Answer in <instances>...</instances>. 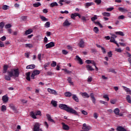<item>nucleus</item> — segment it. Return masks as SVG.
I'll use <instances>...</instances> for the list:
<instances>
[{
	"mask_svg": "<svg viewBox=\"0 0 131 131\" xmlns=\"http://www.w3.org/2000/svg\"><path fill=\"white\" fill-rule=\"evenodd\" d=\"M46 117L47 118L48 121H50V122H55V121L53 119H52V117L50 114H46Z\"/></svg>",
	"mask_w": 131,
	"mask_h": 131,
	"instance_id": "1a4fd4ad",
	"label": "nucleus"
},
{
	"mask_svg": "<svg viewBox=\"0 0 131 131\" xmlns=\"http://www.w3.org/2000/svg\"><path fill=\"white\" fill-rule=\"evenodd\" d=\"M85 67L88 71H95V69L93 68L92 66L88 64L86 65Z\"/></svg>",
	"mask_w": 131,
	"mask_h": 131,
	"instance_id": "423d86ee",
	"label": "nucleus"
},
{
	"mask_svg": "<svg viewBox=\"0 0 131 131\" xmlns=\"http://www.w3.org/2000/svg\"><path fill=\"white\" fill-rule=\"evenodd\" d=\"M12 27V25L10 24H8L5 26V28L6 29H10Z\"/></svg>",
	"mask_w": 131,
	"mask_h": 131,
	"instance_id": "f704fd0d",
	"label": "nucleus"
},
{
	"mask_svg": "<svg viewBox=\"0 0 131 131\" xmlns=\"http://www.w3.org/2000/svg\"><path fill=\"white\" fill-rule=\"evenodd\" d=\"M36 115H39L40 116H41V112L40 111H38L36 112Z\"/></svg>",
	"mask_w": 131,
	"mask_h": 131,
	"instance_id": "4d7b16f0",
	"label": "nucleus"
},
{
	"mask_svg": "<svg viewBox=\"0 0 131 131\" xmlns=\"http://www.w3.org/2000/svg\"><path fill=\"white\" fill-rule=\"evenodd\" d=\"M92 80H93V78H92V77H89L88 78V82H92Z\"/></svg>",
	"mask_w": 131,
	"mask_h": 131,
	"instance_id": "774afa93",
	"label": "nucleus"
},
{
	"mask_svg": "<svg viewBox=\"0 0 131 131\" xmlns=\"http://www.w3.org/2000/svg\"><path fill=\"white\" fill-rule=\"evenodd\" d=\"M103 98H104V99H106V101H109L110 100L109 97H108L107 95H103Z\"/></svg>",
	"mask_w": 131,
	"mask_h": 131,
	"instance_id": "3c124183",
	"label": "nucleus"
},
{
	"mask_svg": "<svg viewBox=\"0 0 131 131\" xmlns=\"http://www.w3.org/2000/svg\"><path fill=\"white\" fill-rule=\"evenodd\" d=\"M114 112L116 115H119V113L120 112V111H119V108H116L114 110Z\"/></svg>",
	"mask_w": 131,
	"mask_h": 131,
	"instance_id": "4be33fe9",
	"label": "nucleus"
},
{
	"mask_svg": "<svg viewBox=\"0 0 131 131\" xmlns=\"http://www.w3.org/2000/svg\"><path fill=\"white\" fill-rule=\"evenodd\" d=\"M81 20H82L83 23H85V22H86V18L85 17V16H82L81 17Z\"/></svg>",
	"mask_w": 131,
	"mask_h": 131,
	"instance_id": "4c0bfd02",
	"label": "nucleus"
},
{
	"mask_svg": "<svg viewBox=\"0 0 131 131\" xmlns=\"http://www.w3.org/2000/svg\"><path fill=\"white\" fill-rule=\"evenodd\" d=\"M111 42H114V43H115L116 42H117L116 40H115V38H113V37H111L110 41Z\"/></svg>",
	"mask_w": 131,
	"mask_h": 131,
	"instance_id": "09e8293b",
	"label": "nucleus"
},
{
	"mask_svg": "<svg viewBox=\"0 0 131 131\" xmlns=\"http://www.w3.org/2000/svg\"><path fill=\"white\" fill-rule=\"evenodd\" d=\"M63 129L64 130H69V126L65 124V123H62Z\"/></svg>",
	"mask_w": 131,
	"mask_h": 131,
	"instance_id": "f8f14e48",
	"label": "nucleus"
},
{
	"mask_svg": "<svg viewBox=\"0 0 131 131\" xmlns=\"http://www.w3.org/2000/svg\"><path fill=\"white\" fill-rule=\"evenodd\" d=\"M44 125L46 126V128H49V124L46 121L44 122Z\"/></svg>",
	"mask_w": 131,
	"mask_h": 131,
	"instance_id": "0e129e2a",
	"label": "nucleus"
},
{
	"mask_svg": "<svg viewBox=\"0 0 131 131\" xmlns=\"http://www.w3.org/2000/svg\"><path fill=\"white\" fill-rule=\"evenodd\" d=\"M30 115H31V117H32L34 119H36V118H37L36 117V116H37L36 114H35L33 112H31Z\"/></svg>",
	"mask_w": 131,
	"mask_h": 131,
	"instance_id": "393cba45",
	"label": "nucleus"
},
{
	"mask_svg": "<svg viewBox=\"0 0 131 131\" xmlns=\"http://www.w3.org/2000/svg\"><path fill=\"white\" fill-rule=\"evenodd\" d=\"M9 7L7 5H3L2 7L3 10H4L5 11L8 10L9 9Z\"/></svg>",
	"mask_w": 131,
	"mask_h": 131,
	"instance_id": "49530a36",
	"label": "nucleus"
},
{
	"mask_svg": "<svg viewBox=\"0 0 131 131\" xmlns=\"http://www.w3.org/2000/svg\"><path fill=\"white\" fill-rule=\"evenodd\" d=\"M59 107L60 109L67 111V112H68L69 113H71V114H74V115L78 116V113H77L75 110L67 106L66 104H59Z\"/></svg>",
	"mask_w": 131,
	"mask_h": 131,
	"instance_id": "f257e3e1",
	"label": "nucleus"
},
{
	"mask_svg": "<svg viewBox=\"0 0 131 131\" xmlns=\"http://www.w3.org/2000/svg\"><path fill=\"white\" fill-rule=\"evenodd\" d=\"M72 99L73 100H74V101L75 102H76L77 103L79 102V99H78V97H77V96H76V95H73Z\"/></svg>",
	"mask_w": 131,
	"mask_h": 131,
	"instance_id": "2eb2a0df",
	"label": "nucleus"
},
{
	"mask_svg": "<svg viewBox=\"0 0 131 131\" xmlns=\"http://www.w3.org/2000/svg\"><path fill=\"white\" fill-rule=\"evenodd\" d=\"M4 27H5V23L4 22L0 23V29L3 30Z\"/></svg>",
	"mask_w": 131,
	"mask_h": 131,
	"instance_id": "c03bdc74",
	"label": "nucleus"
},
{
	"mask_svg": "<svg viewBox=\"0 0 131 131\" xmlns=\"http://www.w3.org/2000/svg\"><path fill=\"white\" fill-rule=\"evenodd\" d=\"M95 3L98 5H100L102 3V0H95Z\"/></svg>",
	"mask_w": 131,
	"mask_h": 131,
	"instance_id": "13d9d810",
	"label": "nucleus"
},
{
	"mask_svg": "<svg viewBox=\"0 0 131 131\" xmlns=\"http://www.w3.org/2000/svg\"><path fill=\"white\" fill-rule=\"evenodd\" d=\"M70 25H71V23H69V21L67 19L63 23V26H69Z\"/></svg>",
	"mask_w": 131,
	"mask_h": 131,
	"instance_id": "6ab92c4d",
	"label": "nucleus"
},
{
	"mask_svg": "<svg viewBox=\"0 0 131 131\" xmlns=\"http://www.w3.org/2000/svg\"><path fill=\"white\" fill-rule=\"evenodd\" d=\"M80 94L84 98H90V95H89V94L86 93V92H84V93L81 92V93H80Z\"/></svg>",
	"mask_w": 131,
	"mask_h": 131,
	"instance_id": "9b49d317",
	"label": "nucleus"
},
{
	"mask_svg": "<svg viewBox=\"0 0 131 131\" xmlns=\"http://www.w3.org/2000/svg\"><path fill=\"white\" fill-rule=\"evenodd\" d=\"M124 15H120L119 16H118V19L119 20H123V19H124Z\"/></svg>",
	"mask_w": 131,
	"mask_h": 131,
	"instance_id": "603ef678",
	"label": "nucleus"
},
{
	"mask_svg": "<svg viewBox=\"0 0 131 131\" xmlns=\"http://www.w3.org/2000/svg\"><path fill=\"white\" fill-rule=\"evenodd\" d=\"M62 70H63V71H64V72H66V73H67V74H70V73H72V71H68V70H67V69H63Z\"/></svg>",
	"mask_w": 131,
	"mask_h": 131,
	"instance_id": "79ce46f5",
	"label": "nucleus"
},
{
	"mask_svg": "<svg viewBox=\"0 0 131 131\" xmlns=\"http://www.w3.org/2000/svg\"><path fill=\"white\" fill-rule=\"evenodd\" d=\"M62 54H63V55H67V54H68V51H67V50H62Z\"/></svg>",
	"mask_w": 131,
	"mask_h": 131,
	"instance_id": "8fccbe9b",
	"label": "nucleus"
},
{
	"mask_svg": "<svg viewBox=\"0 0 131 131\" xmlns=\"http://www.w3.org/2000/svg\"><path fill=\"white\" fill-rule=\"evenodd\" d=\"M82 129L85 131H89L90 129H91V127L90 126H87V127H82Z\"/></svg>",
	"mask_w": 131,
	"mask_h": 131,
	"instance_id": "37998d69",
	"label": "nucleus"
},
{
	"mask_svg": "<svg viewBox=\"0 0 131 131\" xmlns=\"http://www.w3.org/2000/svg\"><path fill=\"white\" fill-rule=\"evenodd\" d=\"M41 4L39 2H37V3H35L33 4V7L35 8H37L38 7H39V6H41Z\"/></svg>",
	"mask_w": 131,
	"mask_h": 131,
	"instance_id": "2f4dec72",
	"label": "nucleus"
},
{
	"mask_svg": "<svg viewBox=\"0 0 131 131\" xmlns=\"http://www.w3.org/2000/svg\"><path fill=\"white\" fill-rule=\"evenodd\" d=\"M110 102L111 104H114L116 103V100L115 99H111Z\"/></svg>",
	"mask_w": 131,
	"mask_h": 131,
	"instance_id": "6e6d98bb",
	"label": "nucleus"
},
{
	"mask_svg": "<svg viewBox=\"0 0 131 131\" xmlns=\"http://www.w3.org/2000/svg\"><path fill=\"white\" fill-rule=\"evenodd\" d=\"M8 73L9 74L10 76H12V77H19V69H13L8 72Z\"/></svg>",
	"mask_w": 131,
	"mask_h": 131,
	"instance_id": "f03ea898",
	"label": "nucleus"
},
{
	"mask_svg": "<svg viewBox=\"0 0 131 131\" xmlns=\"http://www.w3.org/2000/svg\"><path fill=\"white\" fill-rule=\"evenodd\" d=\"M5 79L6 80L10 81L11 80V77H13V76H10L9 74L8 73V75H5Z\"/></svg>",
	"mask_w": 131,
	"mask_h": 131,
	"instance_id": "b1692460",
	"label": "nucleus"
},
{
	"mask_svg": "<svg viewBox=\"0 0 131 131\" xmlns=\"http://www.w3.org/2000/svg\"><path fill=\"white\" fill-rule=\"evenodd\" d=\"M26 75L27 80L30 81V72L26 73Z\"/></svg>",
	"mask_w": 131,
	"mask_h": 131,
	"instance_id": "412c9836",
	"label": "nucleus"
},
{
	"mask_svg": "<svg viewBox=\"0 0 131 131\" xmlns=\"http://www.w3.org/2000/svg\"><path fill=\"white\" fill-rule=\"evenodd\" d=\"M48 92H49V93H50V94H53L54 95H57V92H56L55 90H54L50 88L48 89Z\"/></svg>",
	"mask_w": 131,
	"mask_h": 131,
	"instance_id": "4468645a",
	"label": "nucleus"
},
{
	"mask_svg": "<svg viewBox=\"0 0 131 131\" xmlns=\"http://www.w3.org/2000/svg\"><path fill=\"white\" fill-rule=\"evenodd\" d=\"M40 73V71L39 70H34L31 75V79H35L36 75H38Z\"/></svg>",
	"mask_w": 131,
	"mask_h": 131,
	"instance_id": "20e7f679",
	"label": "nucleus"
},
{
	"mask_svg": "<svg viewBox=\"0 0 131 131\" xmlns=\"http://www.w3.org/2000/svg\"><path fill=\"white\" fill-rule=\"evenodd\" d=\"M40 19L42 20V21H48L49 19L48 18H46V17L43 16H40Z\"/></svg>",
	"mask_w": 131,
	"mask_h": 131,
	"instance_id": "a18cd8bd",
	"label": "nucleus"
},
{
	"mask_svg": "<svg viewBox=\"0 0 131 131\" xmlns=\"http://www.w3.org/2000/svg\"><path fill=\"white\" fill-rule=\"evenodd\" d=\"M109 72H112V73H116V72H115V70H114L113 69H110Z\"/></svg>",
	"mask_w": 131,
	"mask_h": 131,
	"instance_id": "680f3d73",
	"label": "nucleus"
},
{
	"mask_svg": "<svg viewBox=\"0 0 131 131\" xmlns=\"http://www.w3.org/2000/svg\"><path fill=\"white\" fill-rule=\"evenodd\" d=\"M93 31H94V32H95V33H98V32H99V29L98 28V27H95L93 29Z\"/></svg>",
	"mask_w": 131,
	"mask_h": 131,
	"instance_id": "de8ad7c7",
	"label": "nucleus"
},
{
	"mask_svg": "<svg viewBox=\"0 0 131 131\" xmlns=\"http://www.w3.org/2000/svg\"><path fill=\"white\" fill-rule=\"evenodd\" d=\"M64 95L66 96V97L70 98V97H71V96H72V93H70L69 92H67L65 93Z\"/></svg>",
	"mask_w": 131,
	"mask_h": 131,
	"instance_id": "cd10ccee",
	"label": "nucleus"
},
{
	"mask_svg": "<svg viewBox=\"0 0 131 131\" xmlns=\"http://www.w3.org/2000/svg\"><path fill=\"white\" fill-rule=\"evenodd\" d=\"M113 10H114V8L113 7H111L106 9L107 12H111V11H113Z\"/></svg>",
	"mask_w": 131,
	"mask_h": 131,
	"instance_id": "864d4df0",
	"label": "nucleus"
},
{
	"mask_svg": "<svg viewBox=\"0 0 131 131\" xmlns=\"http://www.w3.org/2000/svg\"><path fill=\"white\" fill-rule=\"evenodd\" d=\"M50 66V62H48L45 64L43 66V68L45 69V70H47V67H49Z\"/></svg>",
	"mask_w": 131,
	"mask_h": 131,
	"instance_id": "ea45409f",
	"label": "nucleus"
},
{
	"mask_svg": "<svg viewBox=\"0 0 131 131\" xmlns=\"http://www.w3.org/2000/svg\"><path fill=\"white\" fill-rule=\"evenodd\" d=\"M107 55L109 58H111V57H112V52L110 51L109 52H108Z\"/></svg>",
	"mask_w": 131,
	"mask_h": 131,
	"instance_id": "338daca9",
	"label": "nucleus"
},
{
	"mask_svg": "<svg viewBox=\"0 0 131 131\" xmlns=\"http://www.w3.org/2000/svg\"><path fill=\"white\" fill-rule=\"evenodd\" d=\"M76 59H77L78 62H79V64L80 65H82L83 64V62L82 61V59L78 55L76 56Z\"/></svg>",
	"mask_w": 131,
	"mask_h": 131,
	"instance_id": "9d476101",
	"label": "nucleus"
},
{
	"mask_svg": "<svg viewBox=\"0 0 131 131\" xmlns=\"http://www.w3.org/2000/svg\"><path fill=\"white\" fill-rule=\"evenodd\" d=\"M6 39H7V37H6L5 36H3L1 38V40H2V41H5Z\"/></svg>",
	"mask_w": 131,
	"mask_h": 131,
	"instance_id": "5fc2aeb1",
	"label": "nucleus"
},
{
	"mask_svg": "<svg viewBox=\"0 0 131 131\" xmlns=\"http://www.w3.org/2000/svg\"><path fill=\"white\" fill-rule=\"evenodd\" d=\"M26 48H29L30 49L31 48H33V46L30 43H27L25 45Z\"/></svg>",
	"mask_w": 131,
	"mask_h": 131,
	"instance_id": "58836bf2",
	"label": "nucleus"
},
{
	"mask_svg": "<svg viewBox=\"0 0 131 131\" xmlns=\"http://www.w3.org/2000/svg\"><path fill=\"white\" fill-rule=\"evenodd\" d=\"M9 107L11 109H12L13 111H16V107H15V105L12 103L9 104Z\"/></svg>",
	"mask_w": 131,
	"mask_h": 131,
	"instance_id": "bb28decb",
	"label": "nucleus"
},
{
	"mask_svg": "<svg viewBox=\"0 0 131 131\" xmlns=\"http://www.w3.org/2000/svg\"><path fill=\"white\" fill-rule=\"evenodd\" d=\"M126 99L129 104H131L130 96L127 95L126 97Z\"/></svg>",
	"mask_w": 131,
	"mask_h": 131,
	"instance_id": "c85d7f7f",
	"label": "nucleus"
},
{
	"mask_svg": "<svg viewBox=\"0 0 131 131\" xmlns=\"http://www.w3.org/2000/svg\"><path fill=\"white\" fill-rule=\"evenodd\" d=\"M68 81L69 83H70V84H71L72 85H74V83H73V82H72V79H71V77H69L68 78Z\"/></svg>",
	"mask_w": 131,
	"mask_h": 131,
	"instance_id": "c9c22d12",
	"label": "nucleus"
},
{
	"mask_svg": "<svg viewBox=\"0 0 131 131\" xmlns=\"http://www.w3.org/2000/svg\"><path fill=\"white\" fill-rule=\"evenodd\" d=\"M90 97L92 99V102L93 104H96V98H95V96L94 95V93L90 94Z\"/></svg>",
	"mask_w": 131,
	"mask_h": 131,
	"instance_id": "ddd939ff",
	"label": "nucleus"
},
{
	"mask_svg": "<svg viewBox=\"0 0 131 131\" xmlns=\"http://www.w3.org/2000/svg\"><path fill=\"white\" fill-rule=\"evenodd\" d=\"M38 59L39 61H41V53H39L38 54Z\"/></svg>",
	"mask_w": 131,
	"mask_h": 131,
	"instance_id": "bf43d9fd",
	"label": "nucleus"
},
{
	"mask_svg": "<svg viewBox=\"0 0 131 131\" xmlns=\"http://www.w3.org/2000/svg\"><path fill=\"white\" fill-rule=\"evenodd\" d=\"M115 34H116V35H120L121 36H124V33H123V32H121V31L116 32Z\"/></svg>",
	"mask_w": 131,
	"mask_h": 131,
	"instance_id": "5701e85b",
	"label": "nucleus"
},
{
	"mask_svg": "<svg viewBox=\"0 0 131 131\" xmlns=\"http://www.w3.org/2000/svg\"><path fill=\"white\" fill-rule=\"evenodd\" d=\"M51 103L53 105V107H57V101L52 100Z\"/></svg>",
	"mask_w": 131,
	"mask_h": 131,
	"instance_id": "72a5a7b5",
	"label": "nucleus"
},
{
	"mask_svg": "<svg viewBox=\"0 0 131 131\" xmlns=\"http://www.w3.org/2000/svg\"><path fill=\"white\" fill-rule=\"evenodd\" d=\"M8 68H9V66L4 65L3 67V73H7V71H8Z\"/></svg>",
	"mask_w": 131,
	"mask_h": 131,
	"instance_id": "aec40b11",
	"label": "nucleus"
},
{
	"mask_svg": "<svg viewBox=\"0 0 131 131\" xmlns=\"http://www.w3.org/2000/svg\"><path fill=\"white\" fill-rule=\"evenodd\" d=\"M51 67H56L57 66V62L53 61L52 63L51 64Z\"/></svg>",
	"mask_w": 131,
	"mask_h": 131,
	"instance_id": "a19ab883",
	"label": "nucleus"
},
{
	"mask_svg": "<svg viewBox=\"0 0 131 131\" xmlns=\"http://www.w3.org/2000/svg\"><path fill=\"white\" fill-rule=\"evenodd\" d=\"M2 101L3 103H8L9 101V97L7 95H4L2 97Z\"/></svg>",
	"mask_w": 131,
	"mask_h": 131,
	"instance_id": "6e6552de",
	"label": "nucleus"
},
{
	"mask_svg": "<svg viewBox=\"0 0 131 131\" xmlns=\"http://www.w3.org/2000/svg\"><path fill=\"white\" fill-rule=\"evenodd\" d=\"M117 130L118 131H127L125 129V128H123V127L121 126H119L117 128Z\"/></svg>",
	"mask_w": 131,
	"mask_h": 131,
	"instance_id": "f3484780",
	"label": "nucleus"
},
{
	"mask_svg": "<svg viewBox=\"0 0 131 131\" xmlns=\"http://www.w3.org/2000/svg\"><path fill=\"white\" fill-rule=\"evenodd\" d=\"M50 26H51V23H50V21H47L45 24V27H46V28H49Z\"/></svg>",
	"mask_w": 131,
	"mask_h": 131,
	"instance_id": "7c9ffc66",
	"label": "nucleus"
},
{
	"mask_svg": "<svg viewBox=\"0 0 131 131\" xmlns=\"http://www.w3.org/2000/svg\"><path fill=\"white\" fill-rule=\"evenodd\" d=\"M35 64H30L26 67V69H34Z\"/></svg>",
	"mask_w": 131,
	"mask_h": 131,
	"instance_id": "a211bd4d",
	"label": "nucleus"
},
{
	"mask_svg": "<svg viewBox=\"0 0 131 131\" xmlns=\"http://www.w3.org/2000/svg\"><path fill=\"white\" fill-rule=\"evenodd\" d=\"M102 15L105 17H110L111 16V14L109 12H103L102 13Z\"/></svg>",
	"mask_w": 131,
	"mask_h": 131,
	"instance_id": "a878e982",
	"label": "nucleus"
},
{
	"mask_svg": "<svg viewBox=\"0 0 131 131\" xmlns=\"http://www.w3.org/2000/svg\"><path fill=\"white\" fill-rule=\"evenodd\" d=\"M58 6V3L57 2H54L50 4V7L51 8H54V7H57Z\"/></svg>",
	"mask_w": 131,
	"mask_h": 131,
	"instance_id": "c756f323",
	"label": "nucleus"
},
{
	"mask_svg": "<svg viewBox=\"0 0 131 131\" xmlns=\"http://www.w3.org/2000/svg\"><path fill=\"white\" fill-rule=\"evenodd\" d=\"M123 88H124L125 91L126 92H127V93H128V92L130 90L129 89V88H126V87H125V86H123Z\"/></svg>",
	"mask_w": 131,
	"mask_h": 131,
	"instance_id": "69168bd1",
	"label": "nucleus"
},
{
	"mask_svg": "<svg viewBox=\"0 0 131 131\" xmlns=\"http://www.w3.org/2000/svg\"><path fill=\"white\" fill-rule=\"evenodd\" d=\"M7 110V106H6V105H3L1 107V111H2V112H5V111H6Z\"/></svg>",
	"mask_w": 131,
	"mask_h": 131,
	"instance_id": "473e14b6",
	"label": "nucleus"
},
{
	"mask_svg": "<svg viewBox=\"0 0 131 131\" xmlns=\"http://www.w3.org/2000/svg\"><path fill=\"white\" fill-rule=\"evenodd\" d=\"M53 47H55V42H50V43L46 45V49H50L51 48H53Z\"/></svg>",
	"mask_w": 131,
	"mask_h": 131,
	"instance_id": "39448f33",
	"label": "nucleus"
},
{
	"mask_svg": "<svg viewBox=\"0 0 131 131\" xmlns=\"http://www.w3.org/2000/svg\"><path fill=\"white\" fill-rule=\"evenodd\" d=\"M97 19L98 17L97 16V15H94V17L91 18V20L93 21V22H94L95 24H97V25H98V26H99L100 28H103V25H102V24H101L100 22L95 21V20H97Z\"/></svg>",
	"mask_w": 131,
	"mask_h": 131,
	"instance_id": "7ed1b4c3",
	"label": "nucleus"
},
{
	"mask_svg": "<svg viewBox=\"0 0 131 131\" xmlns=\"http://www.w3.org/2000/svg\"><path fill=\"white\" fill-rule=\"evenodd\" d=\"M32 32H33V30H32V29H29L28 30L26 31L25 34L26 35H28V34L32 33Z\"/></svg>",
	"mask_w": 131,
	"mask_h": 131,
	"instance_id": "dca6fc26",
	"label": "nucleus"
},
{
	"mask_svg": "<svg viewBox=\"0 0 131 131\" xmlns=\"http://www.w3.org/2000/svg\"><path fill=\"white\" fill-rule=\"evenodd\" d=\"M78 45L80 48H81L82 49L84 48V41H83V39H81Z\"/></svg>",
	"mask_w": 131,
	"mask_h": 131,
	"instance_id": "0eeeda50",
	"label": "nucleus"
},
{
	"mask_svg": "<svg viewBox=\"0 0 131 131\" xmlns=\"http://www.w3.org/2000/svg\"><path fill=\"white\" fill-rule=\"evenodd\" d=\"M94 5V3L93 2H89V3H86L85 4V6L89 8V7H91V6H93Z\"/></svg>",
	"mask_w": 131,
	"mask_h": 131,
	"instance_id": "e433bc0d",
	"label": "nucleus"
},
{
	"mask_svg": "<svg viewBox=\"0 0 131 131\" xmlns=\"http://www.w3.org/2000/svg\"><path fill=\"white\" fill-rule=\"evenodd\" d=\"M81 113L82 114H83V115H88V112L84 110L82 111Z\"/></svg>",
	"mask_w": 131,
	"mask_h": 131,
	"instance_id": "e2e57ef3",
	"label": "nucleus"
},
{
	"mask_svg": "<svg viewBox=\"0 0 131 131\" xmlns=\"http://www.w3.org/2000/svg\"><path fill=\"white\" fill-rule=\"evenodd\" d=\"M101 51L103 54H106V49H105V48H104L103 47H101Z\"/></svg>",
	"mask_w": 131,
	"mask_h": 131,
	"instance_id": "052dcab7",
	"label": "nucleus"
}]
</instances>
